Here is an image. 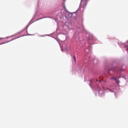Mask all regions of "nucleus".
I'll list each match as a JSON object with an SVG mask.
<instances>
[{
    "label": "nucleus",
    "instance_id": "1",
    "mask_svg": "<svg viewBox=\"0 0 128 128\" xmlns=\"http://www.w3.org/2000/svg\"><path fill=\"white\" fill-rule=\"evenodd\" d=\"M111 80H115V82H117V84H120V80H118V78L114 76H112L111 78Z\"/></svg>",
    "mask_w": 128,
    "mask_h": 128
},
{
    "label": "nucleus",
    "instance_id": "2",
    "mask_svg": "<svg viewBox=\"0 0 128 128\" xmlns=\"http://www.w3.org/2000/svg\"><path fill=\"white\" fill-rule=\"evenodd\" d=\"M87 4H88V2H86V1H84L83 4V8H86V6Z\"/></svg>",
    "mask_w": 128,
    "mask_h": 128
},
{
    "label": "nucleus",
    "instance_id": "3",
    "mask_svg": "<svg viewBox=\"0 0 128 128\" xmlns=\"http://www.w3.org/2000/svg\"><path fill=\"white\" fill-rule=\"evenodd\" d=\"M122 70H124L123 69H122V68L119 69L118 72V74H120V72H122Z\"/></svg>",
    "mask_w": 128,
    "mask_h": 128
},
{
    "label": "nucleus",
    "instance_id": "4",
    "mask_svg": "<svg viewBox=\"0 0 128 128\" xmlns=\"http://www.w3.org/2000/svg\"><path fill=\"white\" fill-rule=\"evenodd\" d=\"M73 58H74L75 62H76V56H73Z\"/></svg>",
    "mask_w": 128,
    "mask_h": 128
},
{
    "label": "nucleus",
    "instance_id": "5",
    "mask_svg": "<svg viewBox=\"0 0 128 128\" xmlns=\"http://www.w3.org/2000/svg\"><path fill=\"white\" fill-rule=\"evenodd\" d=\"M64 10H66V6H64Z\"/></svg>",
    "mask_w": 128,
    "mask_h": 128
},
{
    "label": "nucleus",
    "instance_id": "6",
    "mask_svg": "<svg viewBox=\"0 0 128 128\" xmlns=\"http://www.w3.org/2000/svg\"><path fill=\"white\" fill-rule=\"evenodd\" d=\"M109 70H114V68L110 69Z\"/></svg>",
    "mask_w": 128,
    "mask_h": 128
},
{
    "label": "nucleus",
    "instance_id": "7",
    "mask_svg": "<svg viewBox=\"0 0 128 128\" xmlns=\"http://www.w3.org/2000/svg\"><path fill=\"white\" fill-rule=\"evenodd\" d=\"M96 82H98V80H96Z\"/></svg>",
    "mask_w": 128,
    "mask_h": 128
},
{
    "label": "nucleus",
    "instance_id": "8",
    "mask_svg": "<svg viewBox=\"0 0 128 128\" xmlns=\"http://www.w3.org/2000/svg\"><path fill=\"white\" fill-rule=\"evenodd\" d=\"M120 78V77H119L118 78Z\"/></svg>",
    "mask_w": 128,
    "mask_h": 128
}]
</instances>
